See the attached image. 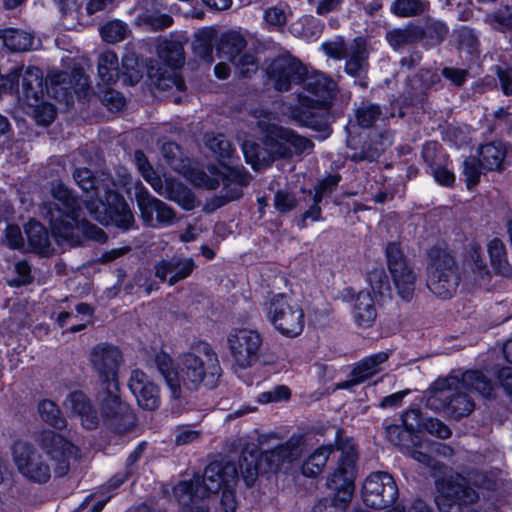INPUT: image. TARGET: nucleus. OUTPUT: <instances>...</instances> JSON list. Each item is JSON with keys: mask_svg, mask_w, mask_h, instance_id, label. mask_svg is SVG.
I'll list each match as a JSON object with an SVG mask.
<instances>
[{"mask_svg": "<svg viewBox=\"0 0 512 512\" xmlns=\"http://www.w3.org/2000/svg\"><path fill=\"white\" fill-rule=\"evenodd\" d=\"M267 74L275 89L288 90L293 84L301 83L307 94L299 95V107L289 108L288 117L309 126L312 124L311 109L327 106L334 95L335 84L320 72H309L291 56H281L271 62Z\"/></svg>", "mask_w": 512, "mask_h": 512, "instance_id": "1", "label": "nucleus"}, {"mask_svg": "<svg viewBox=\"0 0 512 512\" xmlns=\"http://www.w3.org/2000/svg\"><path fill=\"white\" fill-rule=\"evenodd\" d=\"M73 176L85 192L87 210L96 221L122 229L131 227L134 222L133 214L124 199L115 191V188L121 187L127 193L131 192L130 175L126 170L119 174L118 182L106 174L94 178L88 169H77Z\"/></svg>", "mask_w": 512, "mask_h": 512, "instance_id": "2", "label": "nucleus"}, {"mask_svg": "<svg viewBox=\"0 0 512 512\" xmlns=\"http://www.w3.org/2000/svg\"><path fill=\"white\" fill-rule=\"evenodd\" d=\"M252 116L263 135V148L246 141L242 145L247 163L254 170L269 166L276 158L290 157L312 150L313 144L307 138L278 125V118L265 109H255Z\"/></svg>", "mask_w": 512, "mask_h": 512, "instance_id": "3", "label": "nucleus"}, {"mask_svg": "<svg viewBox=\"0 0 512 512\" xmlns=\"http://www.w3.org/2000/svg\"><path fill=\"white\" fill-rule=\"evenodd\" d=\"M205 143L221 165L220 170L210 167V176L192 167L190 160L183 157L177 144L173 142L164 143L161 151L168 165L195 186L215 189L221 180L229 178H233L239 185L248 183V177L242 173L241 168L234 165V150L223 135L208 134L205 137Z\"/></svg>", "mask_w": 512, "mask_h": 512, "instance_id": "4", "label": "nucleus"}, {"mask_svg": "<svg viewBox=\"0 0 512 512\" xmlns=\"http://www.w3.org/2000/svg\"><path fill=\"white\" fill-rule=\"evenodd\" d=\"M40 441L46 457L25 440H17L12 447L13 461L19 473L38 483L50 478L51 465L47 458L55 463V472L62 475L67 472L70 459L77 456L76 447L53 431H44Z\"/></svg>", "mask_w": 512, "mask_h": 512, "instance_id": "5", "label": "nucleus"}, {"mask_svg": "<svg viewBox=\"0 0 512 512\" xmlns=\"http://www.w3.org/2000/svg\"><path fill=\"white\" fill-rule=\"evenodd\" d=\"M52 201L44 204L42 214L48 220L52 235L59 246H74L84 236L96 241L105 239L102 229L80 218L77 200L62 183L51 189Z\"/></svg>", "mask_w": 512, "mask_h": 512, "instance_id": "6", "label": "nucleus"}, {"mask_svg": "<svg viewBox=\"0 0 512 512\" xmlns=\"http://www.w3.org/2000/svg\"><path fill=\"white\" fill-rule=\"evenodd\" d=\"M156 364L174 398L179 397L182 384L188 389H197L200 385L214 387L221 372L217 355L207 343H201L193 352L181 356L180 372L173 367L167 354L157 355Z\"/></svg>", "mask_w": 512, "mask_h": 512, "instance_id": "7", "label": "nucleus"}, {"mask_svg": "<svg viewBox=\"0 0 512 512\" xmlns=\"http://www.w3.org/2000/svg\"><path fill=\"white\" fill-rule=\"evenodd\" d=\"M494 386L478 371H466L461 382L457 377L437 381L430 395L427 397V406L434 411H445L454 417L469 414L474 403L467 392L475 391L483 397H490Z\"/></svg>", "mask_w": 512, "mask_h": 512, "instance_id": "8", "label": "nucleus"}, {"mask_svg": "<svg viewBox=\"0 0 512 512\" xmlns=\"http://www.w3.org/2000/svg\"><path fill=\"white\" fill-rule=\"evenodd\" d=\"M90 360L99 378L97 400L103 415L109 417L122 405L118 383L121 353L113 346L98 345L92 350Z\"/></svg>", "mask_w": 512, "mask_h": 512, "instance_id": "9", "label": "nucleus"}, {"mask_svg": "<svg viewBox=\"0 0 512 512\" xmlns=\"http://www.w3.org/2000/svg\"><path fill=\"white\" fill-rule=\"evenodd\" d=\"M237 475V469L233 463L212 462L205 468L202 479L195 478L192 481L180 482L174 488V494L181 504L189 506L220 489L235 487Z\"/></svg>", "mask_w": 512, "mask_h": 512, "instance_id": "10", "label": "nucleus"}, {"mask_svg": "<svg viewBox=\"0 0 512 512\" xmlns=\"http://www.w3.org/2000/svg\"><path fill=\"white\" fill-rule=\"evenodd\" d=\"M19 77L22 78V89L27 104L33 109V117L41 125L50 124L56 115L53 105L42 101L44 86L42 73L36 67H27L22 70H14L3 78L2 88L9 92H16L19 88Z\"/></svg>", "mask_w": 512, "mask_h": 512, "instance_id": "11", "label": "nucleus"}, {"mask_svg": "<svg viewBox=\"0 0 512 512\" xmlns=\"http://www.w3.org/2000/svg\"><path fill=\"white\" fill-rule=\"evenodd\" d=\"M263 312L267 321L285 337H297L304 329L303 309L285 294L270 296L264 303Z\"/></svg>", "mask_w": 512, "mask_h": 512, "instance_id": "12", "label": "nucleus"}, {"mask_svg": "<svg viewBox=\"0 0 512 512\" xmlns=\"http://www.w3.org/2000/svg\"><path fill=\"white\" fill-rule=\"evenodd\" d=\"M159 59L165 68L155 67L152 64L147 66V75L151 82L159 90L175 88L178 91L184 89L185 85L176 69L184 62L183 48L175 41H161L158 46Z\"/></svg>", "mask_w": 512, "mask_h": 512, "instance_id": "13", "label": "nucleus"}, {"mask_svg": "<svg viewBox=\"0 0 512 512\" xmlns=\"http://www.w3.org/2000/svg\"><path fill=\"white\" fill-rule=\"evenodd\" d=\"M460 277L455 261L445 250L432 249L428 265L427 287L438 298L448 299L454 295Z\"/></svg>", "mask_w": 512, "mask_h": 512, "instance_id": "14", "label": "nucleus"}, {"mask_svg": "<svg viewBox=\"0 0 512 512\" xmlns=\"http://www.w3.org/2000/svg\"><path fill=\"white\" fill-rule=\"evenodd\" d=\"M436 488L435 502L438 512H473L468 504L476 501L478 495L459 474L437 480Z\"/></svg>", "mask_w": 512, "mask_h": 512, "instance_id": "15", "label": "nucleus"}, {"mask_svg": "<svg viewBox=\"0 0 512 512\" xmlns=\"http://www.w3.org/2000/svg\"><path fill=\"white\" fill-rule=\"evenodd\" d=\"M419 419L420 413L418 410L406 411L402 416V425L388 426L386 435L392 444L400 446L413 459L427 466H432V458L421 450L424 446L417 434Z\"/></svg>", "mask_w": 512, "mask_h": 512, "instance_id": "16", "label": "nucleus"}, {"mask_svg": "<svg viewBox=\"0 0 512 512\" xmlns=\"http://www.w3.org/2000/svg\"><path fill=\"white\" fill-rule=\"evenodd\" d=\"M135 163L143 178L159 195L176 202L186 210L195 207L193 193L172 177L165 176L164 181H162L141 151L135 153Z\"/></svg>", "mask_w": 512, "mask_h": 512, "instance_id": "17", "label": "nucleus"}, {"mask_svg": "<svg viewBox=\"0 0 512 512\" xmlns=\"http://www.w3.org/2000/svg\"><path fill=\"white\" fill-rule=\"evenodd\" d=\"M227 343L235 363L241 368H248L259 358L262 336L255 329L233 328L227 336Z\"/></svg>", "mask_w": 512, "mask_h": 512, "instance_id": "18", "label": "nucleus"}, {"mask_svg": "<svg viewBox=\"0 0 512 512\" xmlns=\"http://www.w3.org/2000/svg\"><path fill=\"white\" fill-rule=\"evenodd\" d=\"M386 255L388 269L397 294L403 300L409 301L414 294L417 273L411 263L404 257L398 244H388Z\"/></svg>", "mask_w": 512, "mask_h": 512, "instance_id": "19", "label": "nucleus"}, {"mask_svg": "<svg viewBox=\"0 0 512 512\" xmlns=\"http://www.w3.org/2000/svg\"><path fill=\"white\" fill-rule=\"evenodd\" d=\"M301 452L302 449L298 444L290 442L271 452L261 454L260 456L250 454L248 457L244 454L239 463L241 475L245 482L251 485L258 474L267 471L264 467V462H271L276 457L281 458L283 461L292 462L300 456Z\"/></svg>", "mask_w": 512, "mask_h": 512, "instance_id": "20", "label": "nucleus"}, {"mask_svg": "<svg viewBox=\"0 0 512 512\" xmlns=\"http://www.w3.org/2000/svg\"><path fill=\"white\" fill-rule=\"evenodd\" d=\"M135 189L141 217L147 226L163 227L174 222L175 213L171 207L152 197L141 184L136 183Z\"/></svg>", "mask_w": 512, "mask_h": 512, "instance_id": "21", "label": "nucleus"}, {"mask_svg": "<svg viewBox=\"0 0 512 512\" xmlns=\"http://www.w3.org/2000/svg\"><path fill=\"white\" fill-rule=\"evenodd\" d=\"M356 459L357 454L353 444L350 442L344 443L340 448V457L337 467L329 475L327 486L329 489L336 491L338 496H343L345 488L342 487L341 482L346 478H350L351 497L354 493V480L356 477Z\"/></svg>", "mask_w": 512, "mask_h": 512, "instance_id": "22", "label": "nucleus"}, {"mask_svg": "<svg viewBox=\"0 0 512 512\" xmlns=\"http://www.w3.org/2000/svg\"><path fill=\"white\" fill-rule=\"evenodd\" d=\"M163 4L158 0H142L135 8V25L146 30H158L169 27L172 18L163 13Z\"/></svg>", "mask_w": 512, "mask_h": 512, "instance_id": "23", "label": "nucleus"}, {"mask_svg": "<svg viewBox=\"0 0 512 512\" xmlns=\"http://www.w3.org/2000/svg\"><path fill=\"white\" fill-rule=\"evenodd\" d=\"M340 297L344 302L353 303V317L358 326L368 327L374 322L376 308L369 292L361 291L355 295L351 288H345Z\"/></svg>", "mask_w": 512, "mask_h": 512, "instance_id": "24", "label": "nucleus"}, {"mask_svg": "<svg viewBox=\"0 0 512 512\" xmlns=\"http://www.w3.org/2000/svg\"><path fill=\"white\" fill-rule=\"evenodd\" d=\"M128 386L143 409L154 410L159 406L158 388L142 371L132 372Z\"/></svg>", "mask_w": 512, "mask_h": 512, "instance_id": "25", "label": "nucleus"}, {"mask_svg": "<svg viewBox=\"0 0 512 512\" xmlns=\"http://www.w3.org/2000/svg\"><path fill=\"white\" fill-rule=\"evenodd\" d=\"M388 359V354L379 352L363 359L351 371L350 378L347 381L337 384L338 389H348L352 385L366 381L382 370V364Z\"/></svg>", "mask_w": 512, "mask_h": 512, "instance_id": "26", "label": "nucleus"}, {"mask_svg": "<svg viewBox=\"0 0 512 512\" xmlns=\"http://www.w3.org/2000/svg\"><path fill=\"white\" fill-rule=\"evenodd\" d=\"M64 405L79 417L84 428L94 429L97 427L99 417L83 392L75 391L70 393Z\"/></svg>", "mask_w": 512, "mask_h": 512, "instance_id": "27", "label": "nucleus"}, {"mask_svg": "<svg viewBox=\"0 0 512 512\" xmlns=\"http://www.w3.org/2000/svg\"><path fill=\"white\" fill-rule=\"evenodd\" d=\"M194 269L192 259L161 261L155 266L156 276L162 280H168L170 285L188 277Z\"/></svg>", "mask_w": 512, "mask_h": 512, "instance_id": "28", "label": "nucleus"}, {"mask_svg": "<svg viewBox=\"0 0 512 512\" xmlns=\"http://www.w3.org/2000/svg\"><path fill=\"white\" fill-rule=\"evenodd\" d=\"M511 153L512 150L502 142H492L479 148L480 162L486 170H500Z\"/></svg>", "mask_w": 512, "mask_h": 512, "instance_id": "29", "label": "nucleus"}, {"mask_svg": "<svg viewBox=\"0 0 512 512\" xmlns=\"http://www.w3.org/2000/svg\"><path fill=\"white\" fill-rule=\"evenodd\" d=\"M25 234L31 251L45 256L55 252L45 228L40 223L29 221L25 225Z\"/></svg>", "mask_w": 512, "mask_h": 512, "instance_id": "30", "label": "nucleus"}, {"mask_svg": "<svg viewBox=\"0 0 512 512\" xmlns=\"http://www.w3.org/2000/svg\"><path fill=\"white\" fill-rule=\"evenodd\" d=\"M345 70L352 76H359L365 71L367 63L366 41L362 37H357L346 50Z\"/></svg>", "mask_w": 512, "mask_h": 512, "instance_id": "31", "label": "nucleus"}, {"mask_svg": "<svg viewBox=\"0 0 512 512\" xmlns=\"http://www.w3.org/2000/svg\"><path fill=\"white\" fill-rule=\"evenodd\" d=\"M0 39L10 51H28L34 46V36L23 30L8 28L0 30Z\"/></svg>", "mask_w": 512, "mask_h": 512, "instance_id": "32", "label": "nucleus"}, {"mask_svg": "<svg viewBox=\"0 0 512 512\" xmlns=\"http://www.w3.org/2000/svg\"><path fill=\"white\" fill-rule=\"evenodd\" d=\"M490 264L498 275L508 277L512 274V268L507 260V252L502 240L494 238L487 244Z\"/></svg>", "mask_w": 512, "mask_h": 512, "instance_id": "33", "label": "nucleus"}, {"mask_svg": "<svg viewBox=\"0 0 512 512\" xmlns=\"http://www.w3.org/2000/svg\"><path fill=\"white\" fill-rule=\"evenodd\" d=\"M66 77L67 74L63 72L51 75L49 77L52 93L55 95L57 94V86H61V89L65 90V94H67L70 90L78 93L84 90L88 85L87 78L80 69H75L73 71V75L68 83H66Z\"/></svg>", "mask_w": 512, "mask_h": 512, "instance_id": "34", "label": "nucleus"}, {"mask_svg": "<svg viewBox=\"0 0 512 512\" xmlns=\"http://www.w3.org/2000/svg\"><path fill=\"white\" fill-rule=\"evenodd\" d=\"M341 485L346 487L343 496L321 499L315 504L312 512H344L351 500L350 478H346Z\"/></svg>", "mask_w": 512, "mask_h": 512, "instance_id": "35", "label": "nucleus"}, {"mask_svg": "<svg viewBox=\"0 0 512 512\" xmlns=\"http://www.w3.org/2000/svg\"><path fill=\"white\" fill-rule=\"evenodd\" d=\"M98 75L103 83H114L120 75L117 55L112 51L102 53L98 61Z\"/></svg>", "mask_w": 512, "mask_h": 512, "instance_id": "36", "label": "nucleus"}, {"mask_svg": "<svg viewBox=\"0 0 512 512\" xmlns=\"http://www.w3.org/2000/svg\"><path fill=\"white\" fill-rule=\"evenodd\" d=\"M424 431L441 439H446L451 435L450 429L445 424H443L441 421L437 419L432 418L426 419L424 422H421V418L419 419L417 434L421 437V434ZM420 442L424 446L421 450L426 452L431 457V455L429 454L432 451L431 444H429L427 441L422 442L421 439Z\"/></svg>", "mask_w": 512, "mask_h": 512, "instance_id": "37", "label": "nucleus"}, {"mask_svg": "<svg viewBox=\"0 0 512 512\" xmlns=\"http://www.w3.org/2000/svg\"><path fill=\"white\" fill-rule=\"evenodd\" d=\"M331 452L332 446L330 445L316 449L303 464V474L308 477H313L321 473Z\"/></svg>", "mask_w": 512, "mask_h": 512, "instance_id": "38", "label": "nucleus"}, {"mask_svg": "<svg viewBox=\"0 0 512 512\" xmlns=\"http://www.w3.org/2000/svg\"><path fill=\"white\" fill-rule=\"evenodd\" d=\"M428 2L424 0H395L391 4V12L399 17H411L426 11Z\"/></svg>", "mask_w": 512, "mask_h": 512, "instance_id": "39", "label": "nucleus"}, {"mask_svg": "<svg viewBox=\"0 0 512 512\" xmlns=\"http://www.w3.org/2000/svg\"><path fill=\"white\" fill-rule=\"evenodd\" d=\"M469 259L474 264V273L476 274L475 282L484 288H488L490 282V273L481 258V248L477 244H472L469 250Z\"/></svg>", "mask_w": 512, "mask_h": 512, "instance_id": "40", "label": "nucleus"}, {"mask_svg": "<svg viewBox=\"0 0 512 512\" xmlns=\"http://www.w3.org/2000/svg\"><path fill=\"white\" fill-rule=\"evenodd\" d=\"M38 411L44 422L56 429H62L66 426L65 419L61 416L57 405L50 400H43L39 403Z\"/></svg>", "mask_w": 512, "mask_h": 512, "instance_id": "41", "label": "nucleus"}, {"mask_svg": "<svg viewBox=\"0 0 512 512\" xmlns=\"http://www.w3.org/2000/svg\"><path fill=\"white\" fill-rule=\"evenodd\" d=\"M245 40L238 32H229L224 35L220 46V51L229 56L233 62L240 55L241 51L245 48Z\"/></svg>", "mask_w": 512, "mask_h": 512, "instance_id": "42", "label": "nucleus"}, {"mask_svg": "<svg viewBox=\"0 0 512 512\" xmlns=\"http://www.w3.org/2000/svg\"><path fill=\"white\" fill-rule=\"evenodd\" d=\"M485 22L494 29L512 32V10L508 6L501 7L487 14Z\"/></svg>", "mask_w": 512, "mask_h": 512, "instance_id": "43", "label": "nucleus"}, {"mask_svg": "<svg viewBox=\"0 0 512 512\" xmlns=\"http://www.w3.org/2000/svg\"><path fill=\"white\" fill-rule=\"evenodd\" d=\"M123 82L128 85L138 83L142 78V71L138 59L134 55H126L122 60Z\"/></svg>", "mask_w": 512, "mask_h": 512, "instance_id": "44", "label": "nucleus"}, {"mask_svg": "<svg viewBox=\"0 0 512 512\" xmlns=\"http://www.w3.org/2000/svg\"><path fill=\"white\" fill-rule=\"evenodd\" d=\"M100 34L104 41L108 43H116L125 38L127 34V27L123 22L113 20L100 28Z\"/></svg>", "mask_w": 512, "mask_h": 512, "instance_id": "45", "label": "nucleus"}, {"mask_svg": "<svg viewBox=\"0 0 512 512\" xmlns=\"http://www.w3.org/2000/svg\"><path fill=\"white\" fill-rule=\"evenodd\" d=\"M293 31L304 40L311 41L318 36L320 28L318 21L315 18L304 17L293 24Z\"/></svg>", "mask_w": 512, "mask_h": 512, "instance_id": "46", "label": "nucleus"}, {"mask_svg": "<svg viewBox=\"0 0 512 512\" xmlns=\"http://www.w3.org/2000/svg\"><path fill=\"white\" fill-rule=\"evenodd\" d=\"M339 179L337 176L328 177L317 189L314 197V205L305 213V218H311L312 220H318L320 215V208L318 206L322 199V195L328 187L335 186Z\"/></svg>", "mask_w": 512, "mask_h": 512, "instance_id": "47", "label": "nucleus"}, {"mask_svg": "<svg viewBox=\"0 0 512 512\" xmlns=\"http://www.w3.org/2000/svg\"><path fill=\"white\" fill-rule=\"evenodd\" d=\"M368 284L373 290L374 295H383L389 290V283L383 269H374L368 273Z\"/></svg>", "mask_w": 512, "mask_h": 512, "instance_id": "48", "label": "nucleus"}, {"mask_svg": "<svg viewBox=\"0 0 512 512\" xmlns=\"http://www.w3.org/2000/svg\"><path fill=\"white\" fill-rule=\"evenodd\" d=\"M16 276L8 280L10 286H23L32 281L31 267L26 261H18L15 264Z\"/></svg>", "mask_w": 512, "mask_h": 512, "instance_id": "49", "label": "nucleus"}, {"mask_svg": "<svg viewBox=\"0 0 512 512\" xmlns=\"http://www.w3.org/2000/svg\"><path fill=\"white\" fill-rule=\"evenodd\" d=\"M288 13L283 6H274L265 10L264 20L272 27H281L287 21Z\"/></svg>", "mask_w": 512, "mask_h": 512, "instance_id": "50", "label": "nucleus"}, {"mask_svg": "<svg viewBox=\"0 0 512 512\" xmlns=\"http://www.w3.org/2000/svg\"><path fill=\"white\" fill-rule=\"evenodd\" d=\"M380 114L379 107L375 105L363 107L357 110V121L361 127L371 126Z\"/></svg>", "mask_w": 512, "mask_h": 512, "instance_id": "51", "label": "nucleus"}, {"mask_svg": "<svg viewBox=\"0 0 512 512\" xmlns=\"http://www.w3.org/2000/svg\"><path fill=\"white\" fill-rule=\"evenodd\" d=\"M233 63L236 65L240 74L250 76L258 69V63L253 55L244 54L239 56Z\"/></svg>", "mask_w": 512, "mask_h": 512, "instance_id": "52", "label": "nucleus"}, {"mask_svg": "<svg viewBox=\"0 0 512 512\" xmlns=\"http://www.w3.org/2000/svg\"><path fill=\"white\" fill-rule=\"evenodd\" d=\"M463 173L465 175L468 188L473 187L479 182L481 172L475 159L468 158L464 161Z\"/></svg>", "mask_w": 512, "mask_h": 512, "instance_id": "53", "label": "nucleus"}, {"mask_svg": "<svg viewBox=\"0 0 512 512\" xmlns=\"http://www.w3.org/2000/svg\"><path fill=\"white\" fill-rule=\"evenodd\" d=\"M296 199L294 195L288 192L279 191L275 195L274 204L278 211L288 212L296 206Z\"/></svg>", "mask_w": 512, "mask_h": 512, "instance_id": "54", "label": "nucleus"}, {"mask_svg": "<svg viewBox=\"0 0 512 512\" xmlns=\"http://www.w3.org/2000/svg\"><path fill=\"white\" fill-rule=\"evenodd\" d=\"M5 238L8 245L13 249L24 248V241L18 226L9 225L5 231Z\"/></svg>", "mask_w": 512, "mask_h": 512, "instance_id": "55", "label": "nucleus"}, {"mask_svg": "<svg viewBox=\"0 0 512 512\" xmlns=\"http://www.w3.org/2000/svg\"><path fill=\"white\" fill-rule=\"evenodd\" d=\"M426 34L431 37V43L436 44L442 41L446 36L447 27L444 23L435 21L427 28Z\"/></svg>", "mask_w": 512, "mask_h": 512, "instance_id": "56", "label": "nucleus"}, {"mask_svg": "<svg viewBox=\"0 0 512 512\" xmlns=\"http://www.w3.org/2000/svg\"><path fill=\"white\" fill-rule=\"evenodd\" d=\"M235 487H226L222 490L221 506L224 512H235L237 502L234 493Z\"/></svg>", "mask_w": 512, "mask_h": 512, "instance_id": "57", "label": "nucleus"}, {"mask_svg": "<svg viewBox=\"0 0 512 512\" xmlns=\"http://www.w3.org/2000/svg\"><path fill=\"white\" fill-rule=\"evenodd\" d=\"M432 175L435 181L443 186H452L455 181L454 174L444 167L433 169Z\"/></svg>", "mask_w": 512, "mask_h": 512, "instance_id": "58", "label": "nucleus"}, {"mask_svg": "<svg viewBox=\"0 0 512 512\" xmlns=\"http://www.w3.org/2000/svg\"><path fill=\"white\" fill-rule=\"evenodd\" d=\"M109 105L110 110H119L124 106V98L117 91H108L103 99Z\"/></svg>", "mask_w": 512, "mask_h": 512, "instance_id": "59", "label": "nucleus"}, {"mask_svg": "<svg viewBox=\"0 0 512 512\" xmlns=\"http://www.w3.org/2000/svg\"><path fill=\"white\" fill-rule=\"evenodd\" d=\"M498 76L505 94H512V68L499 69Z\"/></svg>", "mask_w": 512, "mask_h": 512, "instance_id": "60", "label": "nucleus"}, {"mask_svg": "<svg viewBox=\"0 0 512 512\" xmlns=\"http://www.w3.org/2000/svg\"><path fill=\"white\" fill-rule=\"evenodd\" d=\"M408 392V390L400 391L383 398L381 401V407H397L401 403L402 399L408 394Z\"/></svg>", "mask_w": 512, "mask_h": 512, "instance_id": "61", "label": "nucleus"}, {"mask_svg": "<svg viewBox=\"0 0 512 512\" xmlns=\"http://www.w3.org/2000/svg\"><path fill=\"white\" fill-rule=\"evenodd\" d=\"M115 0H89L86 5L88 14H94L102 11L114 3Z\"/></svg>", "mask_w": 512, "mask_h": 512, "instance_id": "62", "label": "nucleus"}, {"mask_svg": "<svg viewBox=\"0 0 512 512\" xmlns=\"http://www.w3.org/2000/svg\"><path fill=\"white\" fill-rule=\"evenodd\" d=\"M443 75L453 83L460 85L465 81L466 72L459 69L445 68Z\"/></svg>", "mask_w": 512, "mask_h": 512, "instance_id": "63", "label": "nucleus"}, {"mask_svg": "<svg viewBox=\"0 0 512 512\" xmlns=\"http://www.w3.org/2000/svg\"><path fill=\"white\" fill-rule=\"evenodd\" d=\"M499 381L504 389L512 394V367H505L499 373Z\"/></svg>", "mask_w": 512, "mask_h": 512, "instance_id": "64", "label": "nucleus"}]
</instances>
